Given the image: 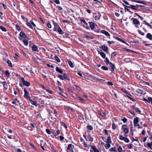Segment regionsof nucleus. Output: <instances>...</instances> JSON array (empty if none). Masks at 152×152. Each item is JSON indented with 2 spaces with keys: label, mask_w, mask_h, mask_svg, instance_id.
I'll use <instances>...</instances> for the list:
<instances>
[{
  "label": "nucleus",
  "mask_w": 152,
  "mask_h": 152,
  "mask_svg": "<svg viewBox=\"0 0 152 152\" xmlns=\"http://www.w3.org/2000/svg\"><path fill=\"white\" fill-rule=\"evenodd\" d=\"M1 83L3 85L4 87H5L6 86H7V82L5 81L1 82Z\"/></svg>",
  "instance_id": "42"
},
{
  "label": "nucleus",
  "mask_w": 152,
  "mask_h": 152,
  "mask_svg": "<svg viewBox=\"0 0 152 152\" xmlns=\"http://www.w3.org/2000/svg\"><path fill=\"white\" fill-rule=\"evenodd\" d=\"M116 90H112L111 92V94L112 95H114L116 98H117V96L116 92Z\"/></svg>",
  "instance_id": "17"
},
{
  "label": "nucleus",
  "mask_w": 152,
  "mask_h": 152,
  "mask_svg": "<svg viewBox=\"0 0 152 152\" xmlns=\"http://www.w3.org/2000/svg\"><path fill=\"white\" fill-rule=\"evenodd\" d=\"M29 101L31 102V104H32L33 105H34L36 106H37L38 104L36 102L32 100V99H29Z\"/></svg>",
  "instance_id": "12"
},
{
  "label": "nucleus",
  "mask_w": 152,
  "mask_h": 152,
  "mask_svg": "<svg viewBox=\"0 0 152 152\" xmlns=\"http://www.w3.org/2000/svg\"><path fill=\"white\" fill-rule=\"evenodd\" d=\"M92 149L93 150L94 152H99L95 146H92Z\"/></svg>",
  "instance_id": "26"
},
{
  "label": "nucleus",
  "mask_w": 152,
  "mask_h": 152,
  "mask_svg": "<svg viewBox=\"0 0 152 152\" xmlns=\"http://www.w3.org/2000/svg\"><path fill=\"white\" fill-rule=\"evenodd\" d=\"M101 32L103 34H104L106 36H109L110 35L108 32L104 30H102L101 31Z\"/></svg>",
  "instance_id": "14"
},
{
  "label": "nucleus",
  "mask_w": 152,
  "mask_h": 152,
  "mask_svg": "<svg viewBox=\"0 0 152 152\" xmlns=\"http://www.w3.org/2000/svg\"><path fill=\"white\" fill-rule=\"evenodd\" d=\"M74 147V146L72 145V144H69L68 146L67 150H69L71 151H73V150L72 149V148H73Z\"/></svg>",
  "instance_id": "9"
},
{
  "label": "nucleus",
  "mask_w": 152,
  "mask_h": 152,
  "mask_svg": "<svg viewBox=\"0 0 152 152\" xmlns=\"http://www.w3.org/2000/svg\"><path fill=\"white\" fill-rule=\"evenodd\" d=\"M104 147L106 149H108L110 147V143H107L104 145Z\"/></svg>",
  "instance_id": "27"
},
{
  "label": "nucleus",
  "mask_w": 152,
  "mask_h": 152,
  "mask_svg": "<svg viewBox=\"0 0 152 152\" xmlns=\"http://www.w3.org/2000/svg\"><path fill=\"white\" fill-rule=\"evenodd\" d=\"M109 65L111 67V69L113 72H114L115 66V65L111 62H110Z\"/></svg>",
  "instance_id": "8"
},
{
  "label": "nucleus",
  "mask_w": 152,
  "mask_h": 152,
  "mask_svg": "<svg viewBox=\"0 0 152 152\" xmlns=\"http://www.w3.org/2000/svg\"><path fill=\"white\" fill-rule=\"evenodd\" d=\"M101 68L102 69L104 70H108L107 67L106 66H102Z\"/></svg>",
  "instance_id": "37"
},
{
  "label": "nucleus",
  "mask_w": 152,
  "mask_h": 152,
  "mask_svg": "<svg viewBox=\"0 0 152 152\" xmlns=\"http://www.w3.org/2000/svg\"><path fill=\"white\" fill-rule=\"evenodd\" d=\"M123 2L126 4L127 5H129V3H128L125 0H124L123 1Z\"/></svg>",
  "instance_id": "64"
},
{
  "label": "nucleus",
  "mask_w": 152,
  "mask_h": 152,
  "mask_svg": "<svg viewBox=\"0 0 152 152\" xmlns=\"http://www.w3.org/2000/svg\"><path fill=\"white\" fill-rule=\"evenodd\" d=\"M94 79H97V80H102V79H99L98 77H97V76H94Z\"/></svg>",
  "instance_id": "56"
},
{
  "label": "nucleus",
  "mask_w": 152,
  "mask_h": 152,
  "mask_svg": "<svg viewBox=\"0 0 152 152\" xmlns=\"http://www.w3.org/2000/svg\"><path fill=\"white\" fill-rule=\"evenodd\" d=\"M68 62L69 65L71 67L73 68L74 67L73 64L71 61H68Z\"/></svg>",
  "instance_id": "22"
},
{
  "label": "nucleus",
  "mask_w": 152,
  "mask_h": 152,
  "mask_svg": "<svg viewBox=\"0 0 152 152\" xmlns=\"http://www.w3.org/2000/svg\"><path fill=\"white\" fill-rule=\"evenodd\" d=\"M127 148L128 149H131L132 148V145L130 144H128L127 145Z\"/></svg>",
  "instance_id": "35"
},
{
  "label": "nucleus",
  "mask_w": 152,
  "mask_h": 152,
  "mask_svg": "<svg viewBox=\"0 0 152 152\" xmlns=\"http://www.w3.org/2000/svg\"><path fill=\"white\" fill-rule=\"evenodd\" d=\"M139 6V5H137L136 6L130 5V6H127V7L128 8H131L133 10H137V6Z\"/></svg>",
  "instance_id": "10"
},
{
  "label": "nucleus",
  "mask_w": 152,
  "mask_h": 152,
  "mask_svg": "<svg viewBox=\"0 0 152 152\" xmlns=\"http://www.w3.org/2000/svg\"><path fill=\"white\" fill-rule=\"evenodd\" d=\"M147 146L151 149H152L151 146H152V142L151 143H148L147 144Z\"/></svg>",
  "instance_id": "40"
},
{
  "label": "nucleus",
  "mask_w": 152,
  "mask_h": 152,
  "mask_svg": "<svg viewBox=\"0 0 152 152\" xmlns=\"http://www.w3.org/2000/svg\"><path fill=\"white\" fill-rule=\"evenodd\" d=\"M116 128V126L115 124L113 123L112 124V129L113 130H115Z\"/></svg>",
  "instance_id": "51"
},
{
  "label": "nucleus",
  "mask_w": 152,
  "mask_h": 152,
  "mask_svg": "<svg viewBox=\"0 0 152 152\" xmlns=\"http://www.w3.org/2000/svg\"><path fill=\"white\" fill-rule=\"evenodd\" d=\"M56 8L59 10H63V8L59 6H57L56 7Z\"/></svg>",
  "instance_id": "48"
},
{
  "label": "nucleus",
  "mask_w": 152,
  "mask_h": 152,
  "mask_svg": "<svg viewBox=\"0 0 152 152\" xmlns=\"http://www.w3.org/2000/svg\"><path fill=\"white\" fill-rule=\"evenodd\" d=\"M132 140L133 141H136L137 143H139V140H138L137 139V137H136V138L135 139H134V137H132Z\"/></svg>",
  "instance_id": "46"
},
{
  "label": "nucleus",
  "mask_w": 152,
  "mask_h": 152,
  "mask_svg": "<svg viewBox=\"0 0 152 152\" xmlns=\"http://www.w3.org/2000/svg\"><path fill=\"white\" fill-rule=\"evenodd\" d=\"M20 36L23 38H25L26 37L25 34L23 32H21L20 34Z\"/></svg>",
  "instance_id": "23"
},
{
  "label": "nucleus",
  "mask_w": 152,
  "mask_h": 152,
  "mask_svg": "<svg viewBox=\"0 0 152 152\" xmlns=\"http://www.w3.org/2000/svg\"><path fill=\"white\" fill-rule=\"evenodd\" d=\"M46 132L48 134H51L50 131L48 129H46Z\"/></svg>",
  "instance_id": "54"
},
{
  "label": "nucleus",
  "mask_w": 152,
  "mask_h": 152,
  "mask_svg": "<svg viewBox=\"0 0 152 152\" xmlns=\"http://www.w3.org/2000/svg\"><path fill=\"white\" fill-rule=\"evenodd\" d=\"M122 120L123 121V122H124V123H125L127 121V119L126 118H124L122 119Z\"/></svg>",
  "instance_id": "52"
},
{
  "label": "nucleus",
  "mask_w": 152,
  "mask_h": 152,
  "mask_svg": "<svg viewBox=\"0 0 152 152\" xmlns=\"http://www.w3.org/2000/svg\"><path fill=\"white\" fill-rule=\"evenodd\" d=\"M106 142L107 143H110V144L112 142L111 139V137L110 136H109L107 137V139Z\"/></svg>",
  "instance_id": "24"
},
{
  "label": "nucleus",
  "mask_w": 152,
  "mask_h": 152,
  "mask_svg": "<svg viewBox=\"0 0 152 152\" xmlns=\"http://www.w3.org/2000/svg\"><path fill=\"white\" fill-rule=\"evenodd\" d=\"M47 26L49 28H51V26L50 23H48L47 24Z\"/></svg>",
  "instance_id": "60"
},
{
  "label": "nucleus",
  "mask_w": 152,
  "mask_h": 152,
  "mask_svg": "<svg viewBox=\"0 0 152 152\" xmlns=\"http://www.w3.org/2000/svg\"><path fill=\"white\" fill-rule=\"evenodd\" d=\"M77 98L80 101H81L82 102H83L84 101V99L82 98L80 96H78L77 97Z\"/></svg>",
  "instance_id": "44"
},
{
  "label": "nucleus",
  "mask_w": 152,
  "mask_h": 152,
  "mask_svg": "<svg viewBox=\"0 0 152 152\" xmlns=\"http://www.w3.org/2000/svg\"><path fill=\"white\" fill-rule=\"evenodd\" d=\"M119 139L121 140H124L125 142L127 143H128L129 142V139L127 138L126 137H124L122 135H120L119 136Z\"/></svg>",
  "instance_id": "5"
},
{
  "label": "nucleus",
  "mask_w": 152,
  "mask_h": 152,
  "mask_svg": "<svg viewBox=\"0 0 152 152\" xmlns=\"http://www.w3.org/2000/svg\"><path fill=\"white\" fill-rule=\"evenodd\" d=\"M106 63V64H107L108 63L110 64V62L109 60L107 58H105V61H104Z\"/></svg>",
  "instance_id": "47"
},
{
  "label": "nucleus",
  "mask_w": 152,
  "mask_h": 152,
  "mask_svg": "<svg viewBox=\"0 0 152 152\" xmlns=\"http://www.w3.org/2000/svg\"><path fill=\"white\" fill-rule=\"evenodd\" d=\"M87 128L90 130H92L93 129V127L91 125H89L87 126Z\"/></svg>",
  "instance_id": "41"
},
{
  "label": "nucleus",
  "mask_w": 152,
  "mask_h": 152,
  "mask_svg": "<svg viewBox=\"0 0 152 152\" xmlns=\"http://www.w3.org/2000/svg\"><path fill=\"white\" fill-rule=\"evenodd\" d=\"M133 122L134 124H137L139 122V118L137 117H136L134 119Z\"/></svg>",
  "instance_id": "18"
},
{
  "label": "nucleus",
  "mask_w": 152,
  "mask_h": 152,
  "mask_svg": "<svg viewBox=\"0 0 152 152\" xmlns=\"http://www.w3.org/2000/svg\"><path fill=\"white\" fill-rule=\"evenodd\" d=\"M114 38L115 39L118 40L122 42H123L124 43H125L126 42H124V40H123L122 39L119 38L117 37H115V36H114Z\"/></svg>",
  "instance_id": "19"
},
{
  "label": "nucleus",
  "mask_w": 152,
  "mask_h": 152,
  "mask_svg": "<svg viewBox=\"0 0 152 152\" xmlns=\"http://www.w3.org/2000/svg\"><path fill=\"white\" fill-rule=\"evenodd\" d=\"M5 75L7 77H10V73L8 71H6L5 72Z\"/></svg>",
  "instance_id": "31"
},
{
  "label": "nucleus",
  "mask_w": 152,
  "mask_h": 152,
  "mask_svg": "<svg viewBox=\"0 0 152 152\" xmlns=\"http://www.w3.org/2000/svg\"><path fill=\"white\" fill-rule=\"evenodd\" d=\"M131 20H133V23L136 25L135 26L136 27L138 28L139 27L137 25H139L140 22L137 19L134 18H132Z\"/></svg>",
  "instance_id": "6"
},
{
  "label": "nucleus",
  "mask_w": 152,
  "mask_h": 152,
  "mask_svg": "<svg viewBox=\"0 0 152 152\" xmlns=\"http://www.w3.org/2000/svg\"><path fill=\"white\" fill-rule=\"evenodd\" d=\"M24 97L28 99H30V96L28 95V92L27 91L26 88L24 89Z\"/></svg>",
  "instance_id": "7"
},
{
  "label": "nucleus",
  "mask_w": 152,
  "mask_h": 152,
  "mask_svg": "<svg viewBox=\"0 0 152 152\" xmlns=\"http://www.w3.org/2000/svg\"><path fill=\"white\" fill-rule=\"evenodd\" d=\"M101 48L104 50L105 52H107L108 50V47L104 45H102L101 46Z\"/></svg>",
  "instance_id": "13"
},
{
  "label": "nucleus",
  "mask_w": 152,
  "mask_h": 152,
  "mask_svg": "<svg viewBox=\"0 0 152 152\" xmlns=\"http://www.w3.org/2000/svg\"><path fill=\"white\" fill-rule=\"evenodd\" d=\"M133 108L137 112H139V113L141 112V111L139 108L136 107L135 106L133 107Z\"/></svg>",
  "instance_id": "29"
},
{
  "label": "nucleus",
  "mask_w": 152,
  "mask_h": 152,
  "mask_svg": "<svg viewBox=\"0 0 152 152\" xmlns=\"http://www.w3.org/2000/svg\"><path fill=\"white\" fill-rule=\"evenodd\" d=\"M23 42L25 45H27L28 44V41L27 39H25L23 40Z\"/></svg>",
  "instance_id": "33"
},
{
  "label": "nucleus",
  "mask_w": 152,
  "mask_h": 152,
  "mask_svg": "<svg viewBox=\"0 0 152 152\" xmlns=\"http://www.w3.org/2000/svg\"><path fill=\"white\" fill-rule=\"evenodd\" d=\"M88 23L89 24V26L91 30H94L95 27L96 26L97 27V24L93 22H89Z\"/></svg>",
  "instance_id": "3"
},
{
  "label": "nucleus",
  "mask_w": 152,
  "mask_h": 152,
  "mask_svg": "<svg viewBox=\"0 0 152 152\" xmlns=\"http://www.w3.org/2000/svg\"><path fill=\"white\" fill-rule=\"evenodd\" d=\"M101 16V15H100L99 16H98V15L95 16V18H94L95 20H99Z\"/></svg>",
  "instance_id": "28"
},
{
  "label": "nucleus",
  "mask_w": 152,
  "mask_h": 152,
  "mask_svg": "<svg viewBox=\"0 0 152 152\" xmlns=\"http://www.w3.org/2000/svg\"><path fill=\"white\" fill-rule=\"evenodd\" d=\"M146 37L150 40H152V35L150 33H148L146 35Z\"/></svg>",
  "instance_id": "15"
},
{
  "label": "nucleus",
  "mask_w": 152,
  "mask_h": 152,
  "mask_svg": "<svg viewBox=\"0 0 152 152\" xmlns=\"http://www.w3.org/2000/svg\"><path fill=\"white\" fill-rule=\"evenodd\" d=\"M64 107H65V108L66 109H67L68 110H71V108L67 106H64Z\"/></svg>",
  "instance_id": "57"
},
{
  "label": "nucleus",
  "mask_w": 152,
  "mask_h": 152,
  "mask_svg": "<svg viewBox=\"0 0 152 152\" xmlns=\"http://www.w3.org/2000/svg\"><path fill=\"white\" fill-rule=\"evenodd\" d=\"M100 115L103 116H104L105 115V113L104 112H102V113H100Z\"/></svg>",
  "instance_id": "63"
},
{
  "label": "nucleus",
  "mask_w": 152,
  "mask_h": 152,
  "mask_svg": "<svg viewBox=\"0 0 152 152\" xmlns=\"http://www.w3.org/2000/svg\"><path fill=\"white\" fill-rule=\"evenodd\" d=\"M21 17L25 21L27 22L28 21V19L26 18L24 16H22Z\"/></svg>",
  "instance_id": "49"
},
{
  "label": "nucleus",
  "mask_w": 152,
  "mask_h": 152,
  "mask_svg": "<svg viewBox=\"0 0 152 152\" xmlns=\"http://www.w3.org/2000/svg\"><path fill=\"white\" fill-rule=\"evenodd\" d=\"M107 84L110 86H112L113 85V83L111 82L108 81L107 82Z\"/></svg>",
  "instance_id": "62"
},
{
  "label": "nucleus",
  "mask_w": 152,
  "mask_h": 152,
  "mask_svg": "<svg viewBox=\"0 0 152 152\" xmlns=\"http://www.w3.org/2000/svg\"><path fill=\"white\" fill-rule=\"evenodd\" d=\"M147 102L148 103L151 102V104H152V98L150 97H148L147 100Z\"/></svg>",
  "instance_id": "30"
},
{
  "label": "nucleus",
  "mask_w": 152,
  "mask_h": 152,
  "mask_svg": "<svg viewBox=\"0 0 152 152\" xmlns=\"http://www.w3.org/2000/svg\"><path fill=\"white\" fill-rule=\"evenodd\" d=\"M7 63L9 64V66L10 67H11L12 66V64L11 63V61H10L9 60H7Z\"/></svg>",
  "instance_id": "38"
},
{
  "label": "nucleus",
  "mask_w": 152,
  "mask_h": 152,
  "mask_svg": "<svg viewBox=\"0 0 152 152\" xmlns=\"http://www.w3.org/2000/svg\"><path fill=\"white\" fill-rule=\"evenodd\" d=\"M55 59L58 62H60V61L59 58L56 56H55Z\"/></svg>",
  "instance_id": "39"
},
{
  "label": "nucleus",
  "mask_w": 152,
  "mask_h": 152,
  "mask_svg": "<svg viewBox=\"0 0 152 152\" xmlns=\"http://www.w3.org/2000/svg\"><path fill=\"white\" fill-rule=\"evenodd\" d=\"M32 49L34 51H36L37 50V47L35 45H34L32 47Z\"/></svg>",
  "instance_id": "25"
},
{
  "label": "nucleus",
  "mask_w": 152,
  "mask_h": 152,
  "mask_svg": "<svg viewBox=\"0 0 152 152\" xmlns=\"http://www.w3.org/2000/svg\"><path fill=\"white\" fill-rule=\"evenodd\" d=\"M98 53L100 54L101 56L103 58H105L106 55L103 52H100L99 51H98Z\"/></svg>",
  "instance_id": "16"
},
{
  "label": "nucleus",
  "mask_w": 152,
  "mask_h": 152,
  "mask_svg": "<svg viewBox=\"0 0 152 152\" xmlns=\"http://www.w3.org/2000/svg\"><path fill=\"white\" fill-rule=\"evenodd\" d=\"M80 20L81 21H82L83 22V23L86 25H88V23L86 22L84 19L80 18Z\"/></svg>",
  "instance_id": "34"
},
{
  "label": "nucleus",
  "mask_w": 152,
  "mask_h": 152,
  "mask_svg": "<svg viewBox=\"0 0 152 152\" xmlns=\"http://www.w3.org/2000/svg\"><path fill=\"white\" fill-rule=\"evenodd\" d=\"M63 78H64V79H66L68 80H70V78H69V77L65 73H63Z\"/></svg>",
  "instance_id": "11"
},
{
  "label": "nucleus",
  "mask_w": 152,
  "mask_h": 152,
  "mask_svg": "<svg viewBox=\"0 0 152 152\" xmlns=\"http://www.w3.org/2000/svg\"><path fill=\"white\" fill-rule=\"evenodd\" d=\"M56 70L57 72L61 74L63 72L62 70H61V69L59 68H58V67H56Z\"/></svg>",
  "instance_id": "20"
},
{
  "label": "nucleus",
  "mask_w": 152,
  "mask_h": 152,
  "mask_svg": "<svg viewBox=\"0 0 152 152\" xmlns=\"http://www.w3.org/2000/svg\"><path fill=\"white\" fill-rule=\"evenodd\" d=\"M84 36L85 37H86L87 38H91V39H93V37H92L89 36L86 34H84Z\"/></svg>",
  "instance_id": "43"
},
{
  "label": "nucleus",
  "mask_w": 152,
  "mask_h": 152,
  "mask_svg": "<svg viewBox=\"0 0 152 152\" xmlns=\"http://www.w3.org/2000/svg\"><path fill=\"white\" fill-rule=\"evenodd\" d=\"M0 29L4 32H6L7 31L6 29L2 26H0Z\"/></svg>",
  "instance_id": "32"
},
{
  "label": "nucleus",
  "mask_w": 152,
  "mask_h": 152,
  "mask_svg": "<svg viewBox=\"0 0 152 152\" xmlns=\"http://www.w3.org/2000/svg\"><path fill=\"white\" fill-rule=\"evenodd\" d=\"M110 151H116V149L115 148H112L110 149Z\"/></svg>",
  "instance_id": "53"
},
{
  "label": "nucleus",
  "mask_w": 152,
  "mask_h": 152,
  "mask_svg": "<svg viewBox=\"0 0 152 152\" xmlns=\"http://www.w3.org/2000/svg\"><path fill=\"white\" fill-rule=\"evenodd\" d=\"M16 28L18 31H19L20 29V27L18 26H16Z\"/></svg>",
  "instance_id": "58"
},
{
  "label": "nucleus",
  "mask_w": 152,
  "mask_h": 152,
  "mask_svg": "<svg viewBox=\"0 0 152 152\" xmlns=\"http://www.w3.org/2000/svg\"><path fill=\"white\" fill-rule=\"evenodd\" d=\"M26 25L27 26H28L30 28L33 29V27L31 25V23L30 21V22H28V21L26 22Z\"/></svg>",
  "instance_id": "21"
},
{
  "label": "nucleus",
  "mask_w": 152,
  "mask_h": 152,
  "mask_svg": "<svg viewBox=\"0 0 152 152\" xmlns=\"http://www.w3.org/2000/svg\"><path fill=\"white\" fill-rule=\"evenodd\" d=\"M60 139L61 141H62L64 140V137H63L62 136H59Z\"/></svg>",
  "instance_id": "59"
},
{
  "label": "nucleus",
  "mask_w": 152,
  "mask_h": 152,
  "mask_svg": "<svg viewBox=\"0 0 152 152\" xmlns=\"http://www.w3.org/2000/svg\"><path fill=\"white\" fill-rule=\"evenodd\" d=\"M122 148L121 147H119L118 148V151L119 152H121L122 151Z\"/></svg>",
  "instance_id": "55"
},
{
  "label": "nucleus",
  "mask_w": 152,
  "mask_h": 152,
  "mask_svg": "<svg viewBox=\"0 0 152 152\" xmlns=\"http://www.w3.org/2000/svg\"><path fill=\"white\" fill-rule=\"evenodd\" d=\"M117 54V53L116 52H114L111 55V57L112 58L114 57Z\"/></svg>",
  "instance_id": "36"
},
{
  "label": "nucleus",
  "mask_w": 152,
  "mask_h": 152,
  "mask_svg": "<svg viewBox=\"0 0 152 152\" xmlns=\"http://www.w3.org/2000/svg\"><path fill=\"white\" fill-rule=\"evenodd\" d=\"M138 31L139 33L140 34V35H142V36H144V33H143V32H142L141 31L139 30Z\"/></svg>",
  "instance_id": "45"
},
{
  "label": "nucleus",
  "mask_w": 152,
  "mask_h": 152,
  "mask_svg": "<svg viewBox=\"0 0 152 152\" xmlns=\"http://www.w3.org/2000/svg\"><path fill=\"white\" fill-rule=\"evenodd\" d=\"M30 21L31 23V25L32 24L35 27L36 26V25L31 20Z\"/></svg>",
  "instance_id": "61"
},
{
  "label": "nucleus",
  "mask_w": 152,
  "mask_h": 152,
  "mask_svg": "<svg viewBox=\"0 0 152 152\" xmlns=\"http://www.w3.org/2000/svg\"><path fill=\"white\" fill-rule=\"evenodd\" d=\"M121 129L123 132H124V135L125 137H126V135L128 134L129 132V129L127 128L126 125L124 124L121 126Z\"/></svg>",
  "instance_id": "2"
},
{
  "label": "nucleus",
  "mask_w": 152,
  "mask_h": 152,
  "mask_svg": "<svg viewBox=\"0 0 152 152\" xmlns=\"http://www.w3.org/2000/svg\"><path fill=\"white\" fill-rule=\"evenodd\" d=\"M21 81L22 82L23 84L24 85H25V86H27V87H28V86H30V83L29 82H28V81L25 80L24 78L23 77H22L21 78Z\"/></svg>",
  "instance_id": "4"
},
{
  "label": "nucleus",
  "mask_w": 152,
  "mask_h": 152,
  "mask_svg": "<svg viewBox=\"0 0 152 152\" xmlns=\"http://www.w3.org/2000/svg\"><path fill=\"white\" fill-rule=\"evenodd\" d=\"M58 77L62 80H63L64 79L63 77V75L62 76L61 75H58Z\"/></svg>",
  "instance_id": "50"
},
{
  "label": "nucleus",
  "mask_w": 152,
  "mask_h": 152,
  "mask_svg": "<svg viewBox=\"0 0 152 152\" xmlns=\"http://www.w3.org/2000/svg\"><path fill=\"white\" fill-rule=\"evenodd\" d=\"M52 21L54 26L53 31L58 32L60 34H63L64 33V32L58 24L53 20Z\"/></svg>",
  "instance_id": "1"
}]
</instances>
